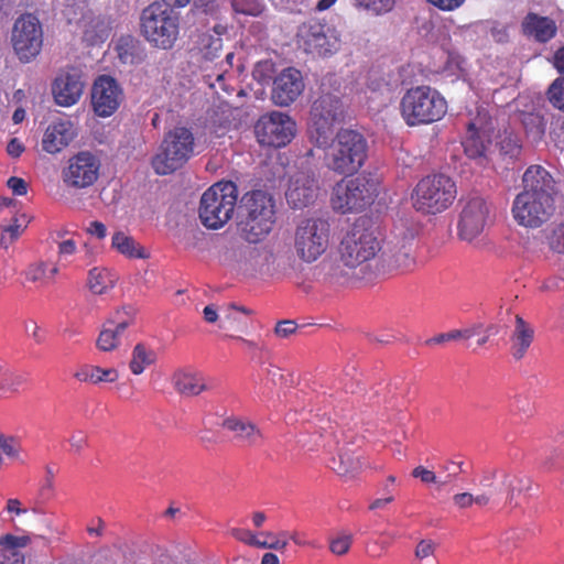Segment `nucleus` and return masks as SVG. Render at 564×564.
<instances>
[{
	"label": "nucleus",
	"mask_w": 564,
	"mask_h": 564,
	"mask_svg": "<svg viewBox=\"0 0 564 564\" xmlns=\"http://www.w3.org/2000/svg\"><path fill=\"white\" fill-rule=\"evenodd\" d=\"M238 200L237 185L231 181L218 182L204 192L199 204V219L209 229L227 224Z\"/></svg>",
	"instance_id": "nucleus-10"
},
{
	"label": "nucleus",
	"mask_w": 564,
	"mask_h": 564,
	"mask_svg": "<svg viewBox=\"0 0 564 564\" xmlns=\"http://www.w3.org/2000/svg\"><path fill=\"white\" fill-rule=\"evenodd\" d=\"M456 197L455 181L444 173H434L416 183L411 194V203L417 213L429 216L447 210Z\"/></svg>",
	"instance_id": "nucleus-5"
},
{
	"label": "nucleus",
	"mask_w": 564,
	"mask_h": 564,
	"mask_svg": "<svg viewBox=\"0 0 564 564\" xmlns=\"http://www.w3.org/2000/svg\"><path fill=\"white\" fill-rule=\"evenodd\" d=\"M384 261L390 269L410 271L415 265L412 245H393L383 252Z\"/></svg>",
	"instance_id": "nucleus-32"
},
{
	"label": "nucleus",
	"mask_w": 564,
	"mask_h": 564,
	"mask_svg": "<svg viewBox=\"0 0 564 564\" xmlns=\"http://www.w3.org/2000/svg\"><path fill=\"white\" fill-rule=\"evenodd\" d=\"M221 427L231 435V440L241 446L252 447L262 442L260 429L251 421L241 416H228Z\"/></svg>",
	"instance_id": "nucleus-25"
},
{
	"label": "nucleus",
	"mask_w": 564,
	"mask_h": 564,
	"mask_svg": "<svg viewBox=\"0 0 564 564\" xmlns=\"http://www.w3.org/2000/svg\"><path fill=\"white\" fill-rule=\"evenodd\" d=\"M235 12L257 17L262 12L259 0H229Z\"/></svg>",
	"instance_id": "nucleus-47"
},
{
	"label": "nucleus",
	"mask_w": 564,
	"mask_h": 564,
	"mask_svg": "<svg viewBox=\"0 0 564 564\" xmlns=\"http://www.w3.org/2000/svg\"><path fill=\"white\" fill-rule=\"evenodd\" d=\"M345 118L340 98L330 93H322L312 104L308 119L311 140L319 148L326 147L335 127Z\"/></svg>",
	"instance_id": "nucleus-11"
},
{
	"label": "nucleus",
	"mask_w": 564,
	"mask_h": 564,
	"mask_svg": "<svg viewBox=\"0 0 564 564\" xmlns=\"http://www.w3.org/2000/svg\"><path fill=\"white\" fill-rule=\"evenodd\" d=\"M361 456L350 451H341L330 462V468L340 476H354L364 468Z\"/></svg>",
	"instance_id": "nucleus-36"
},
{
	"label": "nucleus",
	"mask_w": 564,
	"mask_h": 564,
	"mask_svg": "<svg viewBox=\"0 0 564 564\" xmlns=\"http://www.w3.org/2000/svg\"><path fill=\"white\" fill-rule=\"evenodd\" d=\"M489 216V206L485 198L473 196L463 205L457 225L458 236L462 240L473 241L485 229Z\"/></svg>",
	"instance_id": "nucleus-17"
},
{
	"label": "nucleus",
	"mask_w": 564,
	"mask_h": 564,
	"mask_svg": "<svg viewBox=\"0 0 564 564\" xmlns=\"http://www.w3.org/2000/svg\"><path fill=\"white\" fill-rule=\"evenodd\" d=\"M23 286L33 285L36 289L44 288L50 283L47 263L43 260L30 262L20 273Z\"/></svg>",
	"instance_id": "nucleus-34"
},
{
	"label": "nucleus",
	"mask_w": 564,
	"mask_h": 564,
	"mask_svg": "<svg viewBox=\"0 0 564 564\" xmlns=\"http://www.w3.org/2000/svg\"><path fill=\"white\" fill-rule=\"evenodd\" d=\"M446 112L447 101L444 96L427 85L408 89L400 100V113L408 127L437 122Z\"/></svg>",
	"instance_id": "nucleus-4"
},
{
	"label": "nucleus",
	"mask_w": 564,
	"mask_h": 564,
	"mask_svg": "<svg viewBox=\"0 0 564 564\" xmlns=\"http://www.w3.org/2000/svg\"><path fill=\"white\" fill-rule=\"evenodd\" d=\"M318 189L317 180L313 173L299 171L290 178L285 198L291 208H304L315 202Z\"/></svg>",
	"instance_id": "nucleus-19"
},
{
	"label": "nucleus",
	"mask_w": 564,
	"mask_h": 564,
	"mask_svg": "<svg viewBox=\"0 0 564 564\" xmlns=\"http://www.w3.org/2000/svg\"><path fill=\"white\" fill-rule=\"evenodd\" d=\"M379 185V180L370 173L344 178L333 187L332 207L340 214L362 212L378 197Z\"/></svg>",
	"instance_id": "nucleus-7"
},
{
	"label": "nucleus",
	"mask_w": 564,
	"mask_h": 564,
	"mask_svg": "<svg viewBox=\"0 0 564 564\" xmlns=\"http://www.w3.org/2000/svg\"><path fill=\"white\" fill-rule=\"evenodd\" d=\"M550 248L564 254V221L553 230L550 237Z\"/></svg>",
	"instance_id": "nucleus-51"
},
{
	"label": "nucleus",
	"mask_w": 564,
	"mask_h": 564,
	"mask_svg": "<svg viewBox=\"0 0 564 564\" xmlns=\"http://www.w3.org/2000/svg\"><path fill=\"white\" fill-rule=\"evenodd\" d=\"M229 534L235 538L236 540L247 544V545H252V542L254 541L256 539V534H253L250 530L248 529H240V528H232L229 530Z\"/></svg>",
	"instance_id": "nucleus-57"
},
{
	"label": "nucleus",
	"mask_w": 564,
	"mask_h": 564,
	"mask_svg": "<svg viewBox=\"0 0 564 564\" xmlns=\"http://www.w3.org/2000/svg\"><path fill=\"white\" fill-rule=\"evenodd\" d=\"M274 74V63L271 59L259 61L253 68V78L259 83H268Z\"/></svg>",
	"instance_id": "nucleus-48"
},
{
	"label": "nucleus",
	"mask_w": 564,
	"mask_h": 564,
	"mask_svg": "<svg viewBox=\"0 0 564 564\" xmlns=\"http://www.w3.org/2000/svg\"><path fill=\"white\" fill-rule=\"evenodd\" d=\"M521 29L525 36L533 37L540 43L551 41L557 33V25L553 19L534 12H529L524 17Z\"/></svg>",
	"instance_id": "nucleus-26"
},
{
	"label": "nucleus",
	"mask_w": 564,
	"mask_h": 564,
	"mask_svg": "<svg viewBox=\"0 0 564 564\" xmlns=\"http://www.w3.org/2000/svg\"><path fill=\"white\" fill-rule=\"evenodd\" d=\"M135 310L132 306H123L108 318L96 339V347L104 352L117 350L122 343L126 329L134 323Z\"/></svg>",
	"instance_id": "nucleus-16"
},
{
	"label": "nucleus",
	"mask_w": 564,
	"mask_h": 564,
	"mask_svg": "<svg viewBox=\"0 0 564 564\" xmlns=\"http://www.w3.org/2000/svg\"><path fill=\"white\" fill-rule=\"evenodd\" d=\"M442 11H454L463 6L465 0H425Z\"/></svg>",
	"instance_id": "nucleus-58"
},
{
	"label": "nucleus",
	"mask_w": 564,
	"mask_h": 564,
	"mask_svg": "<svg viewBox=\"0 0 564 564\" xmlns=\"http://www.w3.org/2000/svg\"><path fill=\"white\" fill-rule=\"evenodd\" d=\"M506 477V503L512 505L514 499L531 489L532 480L522 475L505 473Z\"/></svg>",
	"instance_id": "nucleus-41"
},
{
	"label": "nucleus",
	"mask_w": 564,
	"mask_h": 564,
	"mask_svg": "<svg viewBox=\"0 0 564 564\" xmlns=\"http://www.w3.org/2000/svg\"><path fill=\"white\" fill-rule=\"evenodd\" d=\"M115 278L105 268H93L88 273V288L95 294H104L115 285Z\"/></svg>",
	"instance_id": "nucleus-39"
},
{
	"label": "nucleus",
	"mask_w": 564,
	"mask_h": 564,
	"mask_svg": "<svg viewBox=\"0 0 564 564\" xmlns=\"http://www.w3.org/2000/svg\"><path fill=\"white\" fill-rule=\"evenodd\" d=\"M534 338V329L520 316H516V326L511 335V354L520 360L524 357Z\"/></svg>",
	"instance_id": "nucleus-30"
},
{
	"label": "nucleus",
	"mask_w": 564,
	"mask_h": 564,
	"mask_svg": "<svg viewBox=\"0 0 564 564\" xmlns=\"http://www.w3.org/2000/svg\"><path fill=\"white\" fill-rule=\"evenodd\" d=\"M554 209V199H545L525 192L519 193L512 204L516 221L529 228L542 226L552 216Z\"/></svg>",
	"instance_id": "nucleus-15"
},
{
	"label": "nucleus",
	"mask_w": 564,
	"mask_h": 564,
	"mask_svg": "<svg viewBox=\"0 0 564 564\" xmlns=\"http://www.w3.org/2000/svg\"><path fill=\"white\" fill-rule=\"evenodd\" d=\"M293 250L296 258L307 264L321 259L330 245V224L323 217L300 219L293 231Z\"/></svg>",
	"instance_id": "nucleus-8"
},
{
	"label": "nucleus",
	"mask_w": 564,
	"mask_h": 564,
	"mask_svg": "<svg viewBox=\"0 0 564 564\" xmlns=\"http://www.w3.org/2000/svg\"><path fill=\"white\" fill-rule=\"evenodd\" d=\"M18 442L13 436L0 435V451H2L8 457H17L19 454Z\"/></svg>",
	"instance_id": "nucleus-52"
},
{
	"label": "nucleus",
	"mask_w": 564,
	"mask_h": 564,
	"mask_svg": "<svg viewBox=\"0 0 564 564\" xmlns=\"http://www.w3.org/2000/svg\"><path fill=\"white\" fill-rule=\"evenodd\" d=\"M453 502L460 510L468 509L474 505V495L470 492L456 494L453 497Z\"/></svg>",
	"instance_id": "nucleus-59"
},
{
	"label": "nucleus",
	"mask_w": 564,
	"mask_h": 564,
	"mask_svg": "<svg viewBox=\"0 0 564 564\" xmlns=\"http://www.w3.org/2000/svg\"><path fill=\"white\" fill-rule=\"evenodd\" d=\"M195 138L191 129L175 127L167 131L151 164L159 175H169L184 166L193 156Z\"/></svg>",
	"instance_id": "nucleus-9"
},
{
	"label": "nucleus",
	"mask_w": 564,
	"mask_h": 564,
	"mask_svg": "<svg viewBox=\"0 0 564 564\" xmlns=\"http://www.w3.org/2000/svg\"><path fill=\"white\" fill-rule=\"evenodd\" d=\"M254 133L261 145L282 148L295 137L296 123L289 115L272 111L259 118Z\"/></svg>",
	"instance_id": "nucleus-13"
},
{
	"label": "nucleus",
	"mask_w": 564,
	"mask_h": 564,
	"mask_svg": "<svg viewBox=\"0 0 564 564\" xmlns=\"http://www.w3.org/2000/svg\"><path fill=\"white\" fill-rule=\"evenodd\" d=\"M31 543L29 535L4 534L0 536V564H24V554L20 549Z\"/></svg>",
	"instance_id": "nucleus-27"
},
{
	"label": "nucleus",
	"mask_w": 564,
	"mask_h": 564,
	"mask_svg": "<svg viewBox=\"0 0 564 564\" xmlns=\"http://www.w3.org/2000/svg\"><path fill=\"white\" fill-rule=\"evenodd\" d=\"M100 160L89 151H82L68 159L62 171V180L66 187L84 189L93 186L100 173Z\"/></svg>",
	"instance_id": "nucleus-14"
},
{
	"label": "nucleus",
	"mask_w": 564,
	"mask_h": 564,
	"mask_svg": "<svg viewBox=\"0 0 564 564\" xmlns=\"http://www.w3.org/2000/svg\"><path fill=\"white\" fill-rule=\"evenodd\" d=\"M77 137L74 123L68 119H56L45 129L42 138V150L48 154H57L66 149Z\"/></svg>",
	"instance_id": "nucleus-23"
},
{
	"label": "nucleus",
	"mask_w": 564,
	"mask_h": 564,
	"mask_svg": "<svg viewBox=\"0 0 564 564\" xmlns=\"http://www.w3.org/2000/svg\"><path fill=\"white\" fill-rule=\"evenodd\" d=\"M296 328L297 325L294 321L285 319L276 324L274 333L276 336L285 338L295 333Z\"/></svg>",
	"instance_id": "nucleus-55"
},
{
	"label": "nucleus",
	"mask_w": 564,
	"mask_h": 564,
	"mask_svg": "<svg viewBox=\"0 0 564 564\" xmlns=\"http://www.w3.org/2000/svg\"><path fill=\"white\" fill-rule=\"evenodd\" d=\"M412 476L419 478L424 484H435L437 481L435 473L423 466L415 467L412 470Z\"/></svg>",
	"instance_id": "nucleus-56"
},
{
	"label": "nucleus",
	"mask_w": 564,
	"mask_h": 564,
	"mask_svg": "<svg viewBox=\"0 0 564 564\" xmlns=\"http://www.w3.org/2000/svg\"><path fill=\"white\" fill-rule=\"evenodd\" d=\"M546 99L551 106L562 112H564V77L560 76L555 78L549 86L546 93Z\"/></svg>",
	"instance_id": "nucleus-43"
},
{
	"label": "nucleus",
	"mask_w": 564,
	"mask_h": 564,
	"mask_svg": "<svg viewBox=\"0 0 564 564\" xmlns=\"http://www.w3.org/2000/svg\"><path fill=\"white\" fill-rule=\"evenodd\" d=\"M7 186L12 191L13 195L23 196L28 193V183L18 176L9 177Z\"/></svg>",
	"instance_id": "nucleus-54"
},
{
	"label": "nucleus",
	"mask_w": 564,
	"mask_h": 564,
	"mask_svg": "<svg viewBox=\"0 0 564 564\" xmlns=\"http://www.w3.org/2000/svg\"><path fill=\"white\" fill-rule=\"evenodd\" d=\"M87 532L89 535L95 536H101L104 534L105 530V521L97 517L90 520L89 524L87 525Z\"/></svg>",
	"instance_id": "nucleus-62"
},
{
	"label": "nucleus",
	"mask_w": 564,
	"mask_h": 564,
	"mask_svg": "<svg viewBox=\"0 0 564 564\" xmlns=\"http://www.w3.org/2000/svg\"><path fill=\"white\" fill-rule=\"evenodd\" d=\"M25 148L23 143L18 139L13 138L9 141L7 145V152L12 158H19L24 152Z\"/></svg>",
	"instance_id": "nucleus-64"
},
{
	"label": "nucleus",
	"mask_w": 564,
	"mask_h": 564,
	"mask_svg": "<svg viewBox=\"0 0 564 564\" xmlns=\"http://www.w3.org/2000/svg\"><path fill=\"white\" fill-rule=\"evenodd\" d=\"M480 327H471L460 330H452L448 333L440 334L432 339L429 340V343H435V344H442L445 341L454 340V339H469L478 334V329Z\"/></svg>",
	"instance_id": "nucleus-46"
},
{
	"label": "nucleus",
	"mask_w": 564,
	"mask_h": 564,
	"mask_svg": "<svg viewBox=\"0 0 564 564\" xmlns=\"http://www.w3.org/2000/svg\"><path fill=\"white\" fill-rule=\"evenodd\" d=\"M490 142L484 129L477 128L475 122L468 123L467 135L463 141L464 151L468 158L474 160L485 159V153Z\"/></svg>",
	"instance_id": "nucleus-28"
},
{
	"label": "nucleus",
	"mask_w": 564,
	"mask_h": 564,
	"mask_svg": "<svg viewBox=\"0 0 564 564\" xmlns=\"http://www.w3.org/2000/svg\"><path fill=\"white\" fill-rule=\"evenodd\" d=\"M480 488L487 496L492 500V503L499 505L506 502V477L505 473L501 477L497 478L496 470H489L485 473L479 481Z\"/></svg>",
	"instance_id": "nucleus-35"
},
{
	"label": "nucleus",
	"mask_w": 564,
	"mask_h": 564,
	"mask_svg": "<svg viewBox=\"0 0 564 564\" xmlns=\"http://www.w3.org/2000/svg\"><path fill=\"white\" fill-rule=\"evenodd\" d=\"M351 543L352 533L347 530H341L330 539L329 549L336 555H344L349 551Z\"/></svg>",
	"instance_id": "nucleus-45"
},
{
	"label": "nucleus",
	"mask_w": 564,
	"mask_h": 564,
	"mask_svg": "<svg viewBox=\"0 0 564 564\" xmlns=\"http://www.w3.org/2000/svg\"><path fill=\"white\" fill-rule=\"evenodd\" d=\"M12 46L22 63H29L41 52L43 30L39 19L25 13L18 18L12 29Z\"/></svg>",
	"instance_id": "nucleus-12"
},
{
	"label": "nucleus",
	"mask_w": 564,
	"mask_h": 564,
	"mask_svg": "<svg viewBox=\"0 0 564 564\" xmlns=\"http://www.w3.org/2000/svg\"><path fill=\"white\" fill-rule=\"evenodd\" d=\"M77 246L75 240L66 239L58 242L57 253L59 258L72 256L76 252Z\"/></svg>",
	"instance_id": "nucleus-61"
},
{
	"label": "nucleus",
	"mask_w": 564,
	"mask_h": 564,
	"mask_svg": "<svg viewBox=\"0 0 564 564\" xmlns=\"http://www.w3.org/2000/svg\"><path fill=\"white\" fill-rule=\"evenodd\" d=\"M87 232L98 239H104L107 235V228L101 221L94 220L89 224Z\"/></svg>",
	"instance_id": "nucleus-63"
},
{
	"label": "nucleus",
	"mask_w": 564,
	"mask_h": 564,
	"mask_svg": "<svg viewBox=\"0 0 564 564\" xmlns=\"http://www.w3.org/2000/svg\"><path fill=\"white\" fill-rule=\"evenodd\" d=\"M70 452L79 455L88 446V436L83 431H75L68 438Z\"/></svg>",
	"instance_id": "nucleus-50"
},
{
	"label": "nucleus",
	"mask_w": 564,
	"mask_h": 564,
	"mask_svg": "<svg viewBox=\"0 0 564 564\" xmlns=\"http://www.w3.org/2000/svg\"><path fill=\"white\" fill-rule=\"evenodd\" d=\"M519 119L527 137L531 141L539 142L543 139L546 130V120L542 113L538 111H521Z\"/></svg>",
	"instance_id": "nucleus-37"
},
{
	"label": "nucleus",
	"mask_w": 564,
	"mask_h": 564,
	"mask_svg": "<svg viewBox=\"0 0 564 564\" xmlns=\"http://www.w3.org/2000/svg\"><path fill=\"white\" fill-rule=\"evenodd\" d=\"M301 43L306 53L317 56H326L338 50L339 41L334 35H328L324 24L313 22L301 29Z\"/></svg>",
	"instance_id": "nucleus-21"
},
{
	"label": "nucleus",
	"mask_w": 564,
	"mask_h": 564,
	"mask_svg": "<svg viewBox=\"0 0 564 564\" xmlns=\"http://www.w3.org/2000/svg\"><path fill=\"white\" fill-rule=\"evenodd\" d=\"M23 328L26 336L32 338L36 345H42L45 341V332L37 325L35 321H25L23 324Z\"/></svg>",
	"instance_id": "nucleus-49"
},
{
	"label": "nucleus",
	"mask_w": 564,
	"mask_h": 564,
	"mask_svg": "<svg viewBox=\"0 0 564 564\" xmlns=\"http://www.w3.org/2000/svg\"><path fill=\"white\" fill-rule=\"evenodd\" d=\"M156 360L154 350L147 348L143 344H137L132 350L129 368L133 375H141L147 367Z\"/></svg>",
	"instance_id": "nucleus-38"
},
{
	"label": "nucleus",
	"mask_w": 564,
	"mask_h": 564,
	"mask_svg": "<svg viewBox=\"0 0 564 564\" xmlns=\"http://www.w3.org/2000/svg\"><path fill=\"white\" fill-rule=\"evenodd\" d=\"M138 42L132 36H122L117 44L119 59L124 64H133L137 59Z\"/></svg>",
	"instance_id": "nucleus-44"
},
{
	"label": "nucleus",
	"mask_w": 564,
	"mask_h": 564,
	"mask_svg": "<svg viewBox=\"0 0 564 564\" xmlns=\"http://www.w3.org/2000/svg\"><path fill=\"white\" fill-rule=\"evenodd\" d=\"M29 225L26 215L13 218L12 223L2 229L0 247L8 250L24 232Z\"/></svg>",
	"instance_id": "nucleus-40"
},
{
	"label": "nucleus",
	"mask_w": 564,
	"mask_h": 564,
	"mask_svg": "<svg viewBox=\"0 0 564 564\" xmlns=\"http://www.w3.org/2000/svg\"><path fill=\"white\" fill-rule=\"evenodd\" d=\"M123 100V90L118 82L108 75L99 76L91 88L94 112L101 118L112 116Z\"/></svg>",
	"instance_id": "nucleus-18"
},
{
	"label": "nucleus",
	"mask_w": 564,
	"mask_h": 564,
	"mask_svg": "<svg viewBox=\"0 0 564 564\" xmlns=\"http://www.w3.org/2000/svg\"><path fill=\"white\" fill-rule=\"evenodd\" d=\"M368 158V142L352 129H340L325 154L327 167L339 175H352Z\"/></svg>",
	"instance_id": "nucleus-6"
},
{
	"label": "nucleus",
	"mask_w": 564,
	"mask_h": 564,
	"mask_svg": "<svg viewBox=\"0 0 564 564\" xmlns=\"http://www.w3.org/2000/svg\"><path fill=\"white\" fill-rule=\"evenodd\" d=\"M381 250V243L372 228L357 220L344 235L338 246L339 262L327 265L325 280L330 284H345L354 270L372 260Z\"/></svg>",
	"instance_id": "nucleus-1"
},
{
	"label": "nucleus",
	"mask_w": 564,
	"mask_h": 564,
	"mask_svg": "<svg viewBox=\"0 0 564 564\" xmlns=\"http://www.w3.org/2000/svg\"><path fill=\"white\" fill-rule=\"evenodd\" d=\"M173 380L176 391L188 397L198 395L209 389L206 379L199 372L177 371Z\"/></svg>",
	"instance_id": "nucleus-31"
},
{
	"label": "nucleus",
	"mask_w": 564,
	"mask_h": 564,
	"mask_svg": "<svg viewBox=\"0 0 564 564\" xmlns=\"http://www.w3.org/2000/svg\"><path fill=\"white\" fill-rule=\"evenodd\" d=\"M54 478L55 473L53 467L46 466L45 467V476L43 479V485L41 487V495L45 498H51L54 491Z\"/></svg>",
	"instance_id": "nucleus-53"
},
{
	"label": "nucleus",
	"mask_w": 564,
	"mask_h": 564,
	"mask_svg": "<svg viewBox=\"0 0 564 564\" xmlns=\"http://www.w3.org/2000/svg\"><path fill=\"white\" fill-rule=\"evenodd\" d=\"M395 0H354V6L375 15L386 14L394 8Z\"/></svg>",
	"instance_id": "nucleus-42"
},
{
	"label": "nucleus",
	"mask_w": 564,
	"mask_h": 564,
	"mask_svg": "<svg viewBox=\"0 0 564 564\" xmlns=\"http://www.w3.org/2000/svg\"><path fill=\"white\" fill-rule=\"evenodd\" d=\"M304 87L301 72L296 68L288 67L274 78L271 99L276 106H290L303 93Z\"/></svg>",
	"instance_id": "nucleus-20"
},
{
	"label": "nucleus",
	"mask_w": 564,
	"mask_h": 564,
	"mask_svg": "<svg viewBox=\"0 0 564 564\" xmlns=\"http://www.w3.org/2000/svg\"><path fill=\"white\" fill-rule=\"evenodd\" d=\"M241 218L237 225L240 237L249 243L264 240L276 221L273 197L261 189L246 193L240 200Z\"/></svg>",
	"instance_id": "nucleus-2"
},
{
	"label": "nucleus",
	"mask_w": 564,
	"mask_h": 564,
	"mask_svg": "<svg viewBox=\"0 0 564 564\" xmlns=\"http://www.w3.org/2000/svg\"><path fill=\"white\" fill-rule=\"evenodd\" d=\"M522 192L545 199H554L555 181L551 173L542 165L529 166L522 176Z\"/></svg>",
	"instance_id": "nucleus-24"
},
{
	"label": "nucleus",
	"mask_w": 564,
	"mask_h": 564,
	"mask_svg": "<svg viewBox=\"0 0 564 564\" xmlns=\"http://www.w3.org/2000/svg\"><path fill=\"white\" fill-rule=\"evenodd\" d=\"M83 90L84 82L82 80L80 72L76 68L61 72L52 85L55 102L63 107H70L77 104L83 95Z\"/></svg>",
	"instance_id": "nucleus-22"
},
{
	"label": "nucleus",
	"mask_w": 564,
	"mask_h": 564,
	"mask_svg": "<svg viewBox=\"0 0 564 564\" xmlns=\"http://www.w3.org/2000/svg\"><path fill=\"white\" fill-rule=\"evenodd\" d=\"M180 14L165 4L154 1L140 14V35L156 50H172L180 37Z\"/></svg>",
	"instance_id": "nucleus-3"
},
{
	"label": "nucleus",
	"mask_w": 564,
	"mask_h": 564,
	"mask_svg": "<svg viewBox=\"0 0 564 564\" xmlns=\"http://www.w3.org/2000/svg\"><path fill=\"white\" fill-rule=\"evenodd\" d=\"M73 376L79 382L91 384L112 383L119 379V372L116 368H101L90 364L78 367Z\"/></svg>",
	"instance_id": "nucleus-29"
},
{
	"label": "nucleus",
	"mask_w": 564,
	"mask_h": 564,
	"mask_svg": "<svg viewBox=\"0 0 564 564\" xmlns=\"http://www.w3.org/2000/svg\"><path fill=\"white\" fill-rule=\"evenodd\" d=\"M435 551V545L433 542L431 541H421L417 546H416V550H415V555L420 558V560H424V558H429L433 555Z\"/></svg>",
	"instance_id": "nucleus-60"
},
{
	"label": "nucleus",
	"mask_w": 564,
	"mask_h": 564,
	"mask_svg": "<svg viewBox=\"0 0 564 564\" xmlns=\"http://www.w3.org/2000/svg\"><path fill=\"white\" fill-rule=\"evenodd\" d=\"M111 247L129 259H147L149 253L132 236L117 231L111 238Z\"/></svg>",
	"instance_id": "nucleus-33"
}]
</instances>
